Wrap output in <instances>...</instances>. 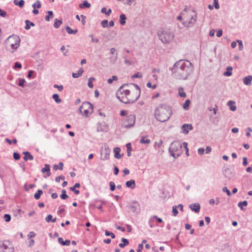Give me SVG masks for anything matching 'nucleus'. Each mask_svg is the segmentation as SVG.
<instances>
[{
    "label": "nucleus",
    "mask_w": 252,
    "mask_h": 252,
    "mask_svg": "<svg viewBox=\"0 0 252 252\" xmlns=\"http://www.w3.org/2000/svg\"><path fill=\"white\" fill-rule=\"evenodd\" d=\"M52 98L57 103H60L62 102V100L59 98V96L57 94H53Z\"/></svg>",
    "instance_id": "obj_31"
},
{
    "label": "nucleus",
    "mask_w": 252,
    "mask_h": 252,
    "mask_svg": "<svg viewBox=\"0 0 252 252\" xmlns=\"http://www.w3.org/2000/svg\"><path fill=\"white\" fill-rule=\"evenodd\" d=\"M189 208L195 213H199L200 211V206L199 203H192L189 205Z\"/></svg>",
    "instance_id": "obj_12"
},
{
    "label": "nucleus",
    "mask_w": 252,
    "mask_h": 252,
    "mask_svg": "<svg viewBox=\"0 0 252 252\" xmlns=\"http://www.w3.org/2000/svg\"><path fill=\"white\" fill-rule=\"evenodd\" d=\"M126 187L130 188L131 189H134L136 186L135 181L132 179L126 181Z\"/></svg>",
    "instance_id": "obj_15"
},
{
    "label": "nucleus",
    "mask_w": 252,
    "mask_h": 252,
    "mask_svg": "<svg viewBox=\"0 0 252 252\" xmlns=\"http://www.w3.org/2000/svg\"><path fill=\"white\" fill-rule=\"evenodd\" d=\"M105 234L107 236H111L112 239H114L115 238V235L114 233H113L111 232H110L107 230L105 231Z\"/></svg>",
    "instance_id": "obj_45"
},
{
    "label": "nucleus",
    "mask_w": 252,
    "mask_h": 252,
    "mask_svg": "<svg viewBox=\"0 0 252 252\" xmlns=\"http://www.w3.org/2000/svg\"><path fill=\"white\" fill-rule=\"evenodd\" d=\"M172 213L174 216H176L178 214V211L177 210V206H174L172 207Z\"/></svg>",
    "instance_id": "obj_44"
},
{
    "label": "nucleus",
    "mask_w": 252,
    "mask_h": 252,
    "mask_svg": "<svg viewBox=\"0 0 252 252\" xmlns=\"http://www.w3.org/2000/svg\"><path fill=\"white\" fill-rule=\"evenodd\" d=\"M121 149L119 147H116L114 149V153L115 154L114 157L115 158L117 159H120L121 158L122 156L119 154Z\"/></svg>",
    "instance_id": "obj_21"
},
{
    "label": "nucleus",
    "mask_w": 252,
    "mask_h": 252,
    "mask_svg": "<svg viewBox=\"0 0 252 252\" xmlns=\"http://www.w3.org/2000/svg\"><path fill=\"white\" fill-rule=\"evenodd\" d=\"M150 142V139L147 138V136H142L140 140L141 144H149Z\"/></svg>",
    "instance_id": "obj_29"
},
{
    "label": "nucleus",
    "mask_w": 252,
    "mask_h": 252,
    "mask_svg": "<svg viewBox=\"0 0 252 252\" xmlns=\"http://www.w3.org/2000/svg\"><path fill=\"white\" fill-rule=\"evenodd\" d=\"M126 17L125 14H122L120 16V23L121 25H125L126 23Z\"/></svg>",
    "instance_id": "obj_27"
},
{
    "label": "nucleus",
    "mask_w": 252,
    "mask_h": 252,
    "mask_svg": "<svg viewBox=\"0 0 252 252\" xmlns=\"http://www.w3.org/2000/svg\"><path fill=\"white\" fill-rule=\"evenodd\" d=\"M83 72V69L82 68H80L77 73H72V77L74 78H77L82 75Z\"/></svg>",
    "instance_id": "obj_22"
},
{
    "label": "nucleus",
    "mask_w": 252,
    "mask_h": 252,
    "mask_svg": "<svg viewBox=\"0 0 252 252\" xmlns=\"http://www.w3.org/2000/svg\"><path fill=\"white\" fill-rule=\"evenodd\" d=\"M26 26L25 27V29L27 30H29L31 28V26L34 27L35 24L32 22L28 20L25 21Z\"/></svg>",
    "instance_id": "obj_28"
},
{
    "label": "nucleus",
    "mask_w": 252,
    "mask_h": 252,
    "mask_svg": "<svg viewBox=\"0 0 252 252\" xmlns=\"http://www.w3.org/2000/svg\"><path fill=\"white\" fill-rule=\"evenodd\" d=\"M121 241L123 243H124V244H125L126 246V245H128V244H129V241L127 239L125 238H122L121 239Z\"/></svg>",
    "instance_id": "obj_60"
},
{
    "label": "nucleus",
    "mask_w": 252,
    "mask_h": 252,
    "mask_svg": "<svg viewBox=\"0 0 252 252\" xmlns=\"http://www.w3.org/2000/svg\"><path fill=\"white\" fill-rule=\"evenodd\" d=\"M14 3L16 5L19 6L20 7H22L24 6L25 1L24 0H20L18 1V0H14Z\"/></svg>",
    "instance_id": "obj_32"
},
{
    "label": "nucleus",
    "mask_w": 252,
    "mask_h": 252,
    "mask_svg": "<svg viewBox=\"0 0 252 252\" xmlns=\"http://www.w3.org/2000/svg\"><path fill=\"white\" fill-rule=\"evenodd\" d=\"M48 15H46L45 17V20L46 21H49L51 18H53L54 17L53 12L52 11H48L47 12Z\"/></svg>",
    "instance_id": "obj_30"
},
{
    "label": "nucleus",
    "mask_w": 252,
    "mask_h": 252,
    "mask_svg": "<svg viewBox=\"0 0 252 252\" xmlns=\"http://www.w3.org/2000/svg\"><path fill=\"white\" fill-rule=\"evenodd\" d=\"M66 32H67V33L68 34H76L77 32H78V30L77 29H75V30H72L69 26H67L66 27Z\"/></svg>",
    "instance_id": "obj_33"
},
{
    "label": "nucleus",
    "mask_w": 252,
    "mask_h": 252,
    "mask_svg": "<svg viewBox=\"0 0 252 252\" xmlns=\"http://www.w3.org/2000/svg\"><path fill=\"white\" fill-rule=\"evenodd\" d=\"M32 7L33 9L35 8H40L41 7V4L40 1L38 0H36L33 4L32 5Z\"/></svg>",
    "instance_id": "obj_38"
},
{
    "label": "nucleus",
    "mask_w": 252,
    "mask_h": 252,
    "mask_svg": "<svg viewBox=\"0 0 252 252\" xmlns=\"http://www.w3.org/2000/svg\"><path fill=\"white\" fill-rule=\"evenodd\" d=\"M80 187V184L79 183H76L74 185V186L71 187L69 188V189L73 191L75 194H78L80 193V191L78 189H76V188H78Z\"/></svg>",
    "instance_id": "obj_17"
},
{
    "label": "nucleus",
    "mask_w": 252,
    "mask_h": 252,
    "mask_svg": "<svg viewBox=\"0 0 252 252\" xmlns=\"http://www.w3.org/2000/svg\"><path fill=\"white\" fill-rule=\"evenodd\" d=\"M193 128L191 124H184L181 127L182 132L185 134H187L189 130H191Z\"/></svg>",
    "instance_id": "obj_13"
},
{
    "label": "nucleus",
    "mask_w": 252,
    "mask_h": 252,
    "mask_svg": "<svg viewBox=\"0 0 252 252\" xmlns=\"http://www.w3.org/2000/svg\"><path fill=\"white\" fill-rule=\"evenodd\" d=\"M22 68V64L19 62H15L14 63V68L16 69H20Z\"/></svg>",
    "instance_id": "obj_54"
},
{
    "label": "nucleus",
    "mask_w": 252,
    "mask_h": 252,
    "mask_svg": "<svg viewBox=\"0 0 252 252\" xmlns=\"http://www.w3.org/2000/svg\"><path fill=\"white\" fill-rule=\"evenodd\" d=\"M171 108L165 104H160L155 111V117L160 122L167 121L172 115Z\"/></svg>",
    "instance_id": "obj_3"
},
{
    "label": "nucleus",
    "mask_w": 252,
    "mask_h": 252,
    "mask_svg": "<svg viewBox=\"0 0 252 252\" xmlns=\"http://www.w3.org/2000/svg\"><path fill=\"white\" fill-rule=\"evenodd\" d=\"M235 102L232 100H229L227 102V105L229 106L230 110L232 111H235L237 108L234 105Z\"/></svg>",
    "instance_id": "obj_20"
},
{
    "label": "nucleus",
    "mask_w": 252,
    "mask_h": 252,
    "mask_svg": "<svg viewBox=\"0 0 252 252\" xmlns=\"http://www.w3.org/2000/svg\"><path fill=\"white\" fill-rule=\"evenodd\" d=\"M41 172L43 174L46 173L47 176H50V165L48 164H46L44 167L42 168Z\"/></svg>",
    "instance_id": "obj_14"
},
{
    "label": "nucleus",
    "mask_w": 252,
    "mask_h": 252,
    "mask_svg": "<svg viewBox=\"0 0 252 252\" xmlns=\"http://www.w3.org/2000/svg\"><path fill=\"white\" fill-rule=\"evenodd\" d=\"M65 210L63 208H62V206H60L59 207V210L57 211V214L59 215H61L62 214H63Z\"/></svg>",
    "instance_id": "obj_55"
},
{
    "label": "nucleus",
    "mask_w": 252,
    "mask_h": 252,
    "mask_svg": "<svg viewBox=\"0 0 252 252\" xmlns=\"http://www.w3.org/2000/svg\"><path fill=\"white\" fill-rule=\"evenodd\" d=\"M60 197L62 199H66L68 198V196L66 193V190L65 189H62V194L60 195Z\"/></svg>",
    "instance_id": "obj_41"
},
{
    "label": "nucleus",
    "mask_w": 252,
    "mask_h": 252,
    "mask_svg": "<svg viewBox=\"0 0 252 252\" xmlns=\"http://www.w3.org/2000/svg\"><path fill=\"white\" fill-rule=\"evenodd\" d=\"M101 12L102 13H104L106 15H109L111 12H112V10L111 9H109L108 10H107V9L106 7H103L101 10Z\"/></svg>",
    "instance_id": "obj_39"
},
{
    "label": "nucleus",
    "mask_w": 252,
    "mask_h": 252,
    "mask_svg": "<svg viewBox=\"0 0 252 252\" xmlns=\"http://www.w3.org/2000/svg\"><path fill=\"white\" fill-rule=\"evenodd\" d=\"M20 42H19L18 43H11L9 44L11 47V49H13L14 50H15L19 47V46H20Z\"/></svg>",
    "instance_id": "obj_43"
},
{
    "label": "nucleus",
    "mask_w": 252,
    "mask_h": 252,
    "mask_svg": "<svg viewBox=\"0 0 252 252\" xmlns=\"http://www.w3.org/2000/svg\"><path fill=\"white\" fill-rule=\"evenodd\" d=\"M63 166V163L62 162H60L59 165L55 164L53 166V169L55 170L57 169L62 170Z\"/></svg>",
    "instance_id": "obj_35"
},
{
    "label": "nucleus",
    "mask_w": 252,
    "mask_h": 252,
    "mask_svg": "<svg viewBox=\"0 0 252 252\" xmlns=\"http://www.w3.org/2000/svg\"><path fill=\"white\" fill-rule=\"evenodd\" d=\"M20 37L18 35L15 34L9 36L7 39V42L8 44L18 43L19 42H20Z\"/></svg>",
    "instance_id": "obj_11"
},
{
    "label": "nucleus",
    "mask_w": 252,
    "mask_h": 252,
    "mask_svg": "<svg viewBox=\"0 0 252 252\" xmlns=\"http://www.w3.org/2000/svg\"><path fill=\"white\" fill-rule=\"evenodd\" d=\"M243 83L245 85L249 86L251 85V82L252 81V76L249 75L245 77H244L243 79Z\"/></svg>",
    "instance_id": "obj_16"
},
{
    "label": "nucleus",
    "mask_w": 252,
    "mask_h": 252,
    "mask_svg": "<svg viewBox=\"0 0 252 252\" xmlns=\"http://www.w3.org/2000/svg\"><path fill=\"white\" fill-rule=\"evenodd\" d=\"M54 88H57L59 91H62L63 89V86L62 85H58L57 84H55L54 85Z\"/></svg>",
    "instance_id": "obj_58"
},
{
    "label": "nucleus",
    "mask_w": 252,
    "mask_h": 252,
    "mask_svg": "<svg viewBox=\"0 0 252 252\" xmlns=\"http://www.w3.org/2000/svg\"><path fill=\"white\" fill-rule=\"evenodd\" d=\"M222 190L224 192H226L227 195L229 196H231V193L230 191L227 188V187H224L222 188Z\"/></svg>",
    "instance_id": "obj_48"
},
{
    "label": "nucleus",
    "mask_w": 252,
    "mask_h": 252,
    "mask_svg": "<svg viewBox=\"0 0 252 252\" xmlns=\"http://www.w3.org/2000/svg\"><path fill=\"white\" fill-rule=\"evenodd\" d=\"M52 219V216L50 214L48 215L47 217L45 218V220L47 222H49L51 221Z\"/></svg>",
    "instance_id": "obj_61"
},
{
    "label": "nucleus",
    "mask_w": 252,
    "mask_h": 252,
    "mask_svg": "<svg viewBox=\"0 0 252 252\" xmlns=\"http://www.w3.org/2000/svg\"><path fill=\"white\" fill-rule=\"evenodd\" d=\"M26 82V81L24 79H19V83L18 85L22 87H25V83Z\"/></svg>",
    "instance_id": "obj_50"
},
{
    "label": "nucleus",
    "mask_w": 252,
    "mask_h": 252,
    "mask_svg": "<svg viewBox=\"0 0 252 252\" xmlns=\"http://www.w3.org/2000/svg\"><path fill=\"white\" fill-rule=\"evenodd\" d=\"M93 105L90 102L86 101L82 104L78 109V111L82 116L88 117L89 115L93 113Z\"/></svg>",
    "instance_id": "obj_7"
},
{
    "label": "nucleus",
    "mask_w": 252,
    "mask_h": 252,
    "mask_svg": "<svg viewBox=\"0 0 252 252\" xmlns=\"http://www.w3.org/2000/svg\"><path fill=\"white\" fill-rule=\"evenodd\" d=\"M63 21L62 19H55L54 20V27L56 29H58L62 24Z\"/></svg>",
    "instance_id": "obj_26"
},
{
    "label": "nucleus",
    "mask_w": 252,
    "mask_h": 252,
    "mask_svg": "<svg viewBox=\"0 0 252 252\" xmlns=\"http://www.w3.org/2000/svg\"><path fill=\"white\" fill-rule=\"evenodd\" d=\"M193 67L188 61L180 60L176 62L172 68V75L179 80H186L192 73Z\"/></svg>",
    "instance_id": "obj_2"
},
{
    "label": "nucleus",
    "mask_w": 252,
    "mask_h": 252,
    "mask_svg": "<svg viewBox=\"0 0 252 252\" xmlns=\"http://www.w3.org/2000/svg\"><path fill=\"white\" fill-rule=\"evenodd\" d=\"M190 104V101L189 99L186 100L185 103L183 105V107L185 110L189 109V106Z\"/></svg>",
    "instance_id": "obj_40"
},
{
    "label": "nucleus",
    "mask_w": 252,
    "mask_h": 252,
    "mask_svg": "<svg viewBox=\"0 0 252 252\" xmlns=\"http://www.w3.org/2000/svg\"><path fill=\"white\" fill-rule=\"evenodd\" d=\"M143 248V244H140L138 245V249L137 250V252H142V249Z\"/></svg>",
    "instance_id": "obj_62"
},
{
    "label": "nucleus",
    "mask_w": 252,
    "mask_h": 252,
    "mask_svg": "<svg viewBox=\"0 0 252 252\" xmlns=\"http://www.w3.org/2000/svg\"><path fill=\"white\" fill-rule=\"evenodd\" d=\"M142 75L140 74V73H139V72H137L135 74H134L133 75H132L131 76V78H142Z\"/></svg>",
    "instance_id": "obj_53"
},
{
    "label": "nucleus",
    "mask_w": 252,
    "mask_h": 252,
    "mask_svg": "<svg viewBox=\"0 0 252 252\" xmlns=\"http://www.w3.org/2000/svg\"><path fill=\"white\" fill-rule=\"evenodd\" d=\"M232 67L228 66L226 67V71L223 73V75L225 76H230L232 75Z\"/></svg>",
    "instance_id": "obj_25"
},
{
    "label": "nucleus",
    "mask_w": 252,
    "mask_h": 252,
    "mask_svg": "<svg viewBox=\"0 0 252 252\" xmlns=\"http://www.w3.org/2000/svg\"><path fill=\"white\" fill-rule=\"evenodd\" d=\"M140 88L137 84H124L117 91L116 96L121 102L129 104L135 102L140 97Z\"/></svg>",
    "instance_id": "obj_1"
},
{
    "label": "nucleus",
    "mask_w": 252,
    "mask_h": 252,
    "mask_svg": "<svg viewBox=\"0 0 252 252\" xmlns=\"http://www.w3.org/2000/svg\"><path fill=\"white\" fill-rule=\"evenodd\" d=\"M23 154L25 155L24 157V159L25 161H27L28 159L32 160L33 159V156L29 152H24Z\"/></svg>",
    "instance_id": "obj_19"
},
{
    "label": "nucleus",
    "mask_w": 252,
    "mask_h": 252,
    "mask_svg": "<svg viewBox=\"0 0 252 252\" xmlns=\"http://www.w3.org/2000/svg\"><path fill=\"white\" fill-rule=\"evenodd\" d=\"M128 208L132 213L137 214L140 212V204L137 201H133L128 206Z\"/></svg>",
    "instance_id": "obj_9"
},
{
    "label": "nucleus",
    "mask_w": 252,
    "mask_h": 252,
    "mask_svg": "<svg viewBox=\"0 0 252 252\" xmlns=\"http://www.w3.org/2000/svg\"><path fill=\"white\" fill-rule=\"evenodd\" d=\"M118 80V77L117 76H115V75H113L112 77V78H109L107 80V82L109 83V84H111L112 83L113 81L114 80L115 81H116Z\"/></svg>",
    "instance_id": "obj_49"
},
{
    "label": "nucleus",
    "mask_w": 252,
    "mask_h": 252,
    "mask_svg": "<svg viewBox=\"0 0 252 252\" xmlns=\"http://www.w3.org/2000/svg\"><path fill=\"white\" fill-rule=\"evenodd\" d=\"M58 241V242L63 246H69L70 244V241L69 240L63 241V239L61 237H59Z\"/></svg>",
    "instance_id": "obj_18"
},
{
    "label": "nucleus",
    "mask_w": 252,
    "mask_h": 252,
    "mask_svg": "<svg viewBox=\"0 0 252 252\" xmlns=\"http://www.w3.org/2000/svg\"><path fill=\"white\" fill-rule=\"evenodd\" d=\"M108 22L107 20H104L101 21V25L103 28H106L108 27Z\"/></svg>",
    "instance_id": "obj_52"
},
{
    "label": "nucleus",
    "mask_w": 252,
    "mask_h": 252,
    "mask_svg": "<svg viewBox=\"0 0 252 252\" xmlns=\"http://www.w3.org/2000/svg\"><path fill=\"white\" fill-rule=\"evenodd\" d=\"M147 87L148 88H152L153 89H156L157 85L156 84H154L153 85H152L151 83L149 82L147 84Z\"/></svg>",
    "instance_id": "obj_59"
},
{
    "label": "nucleus",
    "mask_w": 252,
    "mask_h": 252,
    "mask_svg": "<svg viewBox=\"0 0 252 252\" xmlns=\"http://www.w3.org/2000/svg\"><path fill=\"white\" fill-rule=\"evenodd\" d=\"M159 39L164 44L170 43L174 38L173 32L169 30H161L158 32Z\"/></svg>",
    "instance_id": "obj_4"
},
{
    "label": "nucleus",
    "mask_w": 252,
    "mask_h": 252,
    "mask_svg": "<svg viewBox=\"0 0 252 252\" xmlns=\"http://www.w3.org/2000/svg\"><path fill=\"white\" fill-rule=\"evenodd\" d=\"M136 120V116L134 114L129 115L125 122L124 126L126 128H130L134 126Z\"/></svg>",
    "instance_id": "obj_8"
},
{
    "label": "nucleus",
    "mask_w": 252,
    "mask_h": 252,
    "mask_svg": "<svg viewBox=\"0 0 252 252\" xmlns=\"http://www.w3.org/2000/svg\"><path fill=\"white\" fill-rule=\"evenodd\" d=\"M0 247L3 252H12V250L9 248L6 244L3 243Z\"/></svg>",
    "instance_id": "obj_24"
},
{
    "label": "nucleus",
    "mask_w": 252,
    "mask_h": 252,
    "mask_svg": "<svg viewBox=\"0 0 252 252\" xmlns=\"http://www.w3.org/2000/svg\"><path fill=\"white\" fill-rule=\"evenodd\" d=\"M95 78L94 77H91L88 80V86L90 88H93L94 87V85L93 84L92 81L94 80Z\"/></svg>",
    "instance_id": "obj_42"
},
{
    "label": "nucleus",
    "mask_w": 252,
    "mask_h": 252,
    "mask_svg": "<svg viewBox=\"0 0 252 252\" xmlns=\"http://www.w3.org/2000/svg\"><path fill=\"white\" fill-rule=\"evenodd\" d=\"M109 185L110 187V189L111 190V191H113L116 189V186L114 182L112 181L110 182L109 183Z\"/></svg>",
    "instance_id": "obj_47"
},
{
    "label": "nucleus",
    "mask_w": 252,
    "mask_h": 252,
    "mask_svg": "<svg viewBox=\"0 0 252 252\" xmlns=\"http://www.w3.org/2000/svg\"><path fill=\"white\" fill-rule=\"evenodd\" d=\"M13 158L15 160H18L20 158V155L19 153L14 152L13 153Z\"/></svg>",
    "instance_id": "obj_57"
},
{
    "label": "nucleus",
    "mask_w": 252,
    "mask_h": 252,
    "mask_svg": "<svg viewBox=\"0 0 252 252\" xmlns=\"http://www.w3.org/2000/svg\"><path fill=\"white\" fill-rule=\"evenodd\" d=\"M169 151L174 158L179 157L183 152L181 143L179 141L173 142L169 147Z\"/></svg>",
    "instance_id": "obj_6"
},
{
    "label": "nucleus",
    "mask_w": 252,
    "mask_h": 252,
    "mask_svg": "<svg viewBox=\"0 0 252 252\" xmlns=\"http://www.w3.org/2000/svg\"><path fill=\"white\" fill-rule=\"evenodd\" d=\"M127 148V156L130 157L131 155V152L132 151L131 145L130 143H127L126 145Z\"/></svg>",
    "instance_id": "obj_34"
},
{
    "label": "nucleus",
    "mask_w": 252,
    "mask_h": 252,
    "mask_svg": "<svg viewBox=\"0 0 252 252\" xmlns=\"http://www.w3.org/2000/svg\"><path fill=\"white\" fill-rule=\"evenodd\" d=\"M248 205V202L246 200L243 201V202H239L238 206L240 208L241 210H243V206H247Z\"/></svg>",
    "instance_id": "obj_36"
},
{
    "label": "nucleus",
    "mask_w": 252,
    "mask_h": 252,
    "mask_svg": "<svg viewBox=\"0 0 252 252\" xmlns=\"http://www.w3.org/2000/svg\"><path fill=\"white\" fill-rule=\"evenodd\" d=\"M205 150L203 148H200L198 149V154L201 155L204 154Z\"/></svg>",
    "instance_id": "obj_63"
},
{
    "label": "nucleus",
    "mask_w": 252,
    "mask_h": 252,
    "mask_svg": "<svg viewBox=\"0 0 252 252\" xmlns=\"http://www.w3.org/2000/svg\"><path fill=\"white\" fill-rule=\"evenodd\" d=\"M237 42L238 43L239 50L242 51L243 49V48H244V46H243L242 41L240 40H237Z\"/></svg>",
    "instance_id": "obj_51"
},
{
    "label": "nucleus",
    "mask_w": 252,
    "mask_h": 252,
    "mask_svg": "<svg viewBox=\"0 0 252 252\" xmlns=\"http://www.w3.org/2000/svg\"><path fill=\"white\" fill-rule=\"evenodd\" d=\"M65 179V177L63 176H62V175H60L58 177H57L56 178H55V181L56 182H60V180H64Z\"/></svg>",
    "instance_id": "obj_56"
},
{
    "label": "nucleus",
    "mask_w": 252,
    "mask_h": 252,
    "mask_svg": "<svg viewBox=\"0 0 252 252\" xmlns=\"http://www.w3.org/2000/svg\"><path fill=\"white\" fill-rule=\"evenodd\" d=\"M119 168L116 165H114V174L116 175H117L119 173Z\"/></svg>",
    "instance_id": "obj_64"
},
{
    "label": "nucleus",
    "mask_w": 252,
    "mask_h": 252,
    "mask_svg": "<svg viewBox=\"0 0 252 252\" xmlns=\"http://www.w3.org/2000/svg\"><path fill=\"white\" fill-rule=\"evenodd\" d=\"M187 6H186L184 11L181 13L183 15V21H182V22L185 27H190L196 22V15L194 14V15H191L190 16H188L187 14Z\"/></svg>",
    "instance_id": "obj_5"
},
{
    "label": "nucleus",
    "mask_w": 252,
    "mask_h": 252,
    "mask_svg": "<svg viewBox=\"0 0 252 252\" xmlns=\"http://www.w3.org/2000/svg\"><path fill=\"white\" fill-rule=\"evenodd\" d=\"M110 151L111 150L108 146H105L102 148L101 158L102 160H106L109 158Z\"/></svg>",
    "instance_id": "obj_10"
},
{
    "label": "nucleus",
    "mask_w": 252,
    "mask_h": 252,
    "mask_svg": "<svg viewBox=\"0 0 252 252\" xmlns=\"http://www.w3.org/2000/svg\"><path fill=\"white\" fill-rule=\"evenodd\" d=\"M11 216L9 214H5L3 216V219L4 220L5 222H9L11 220Z\"/></svg>",
    "instance_id": "obj_46"
},
{
    "label": "nucleus",
    "mask_w": 252,
    "mask_h": 252,
    "mask_svg": "<svg viewBox=\"0 0 252 252\" xmlns=\"http://www.w3.org/2000/svg\"><path fill=\"white\" fill-rule=\"evenodd\" d=\"M79 6L81 9H84L85 8H89L91 7V4L87 0H84L82 3L79 4Z\"/></svg>",
    "instance_id": "obj_23"
},
{
    "label": "nucleus",
    "mask_w": 252,
    "mask_h": 252,
    "mask_svg": "<svg viewBox=\"0 0 252 252\" xmlns=\"http://www.w3.org/2000/svg\"><path fill=\"white\" fill-rule=\"evenodd\" d=\"M43 193V191L41 189H38L37 191L34 194V197L35 199H39L41 195Z\"/></svg>",
    "instance_id": "obj_37"
}]
</instances>
